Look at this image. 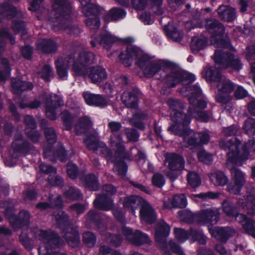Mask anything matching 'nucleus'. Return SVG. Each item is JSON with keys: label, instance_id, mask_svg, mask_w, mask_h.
<instances>
[{"label": "nucleus", "instance_id": "1", "mask_svg": "<svg viewBox=\"0 0 255 255\" xmlns=\"http://www.w3.org/2000/svg\"><path fill=\"white\" fill-rule=\"evenodd\" d=\"M55 11L54 30H67L71 36H79L82 29L77 25H72L71 18L72 6L69 0H51Z\"/></svg>", "mask_w": 255, "mask_h": 255}, {"label": "nucleus", "instance_id": "2", "mask_svg": "<svg viewBox=\"0 0 255 255\" xmlns=\"http://www.w3.org/2000/svg\"><path fill=\"white\" fill-rule=\"evenodd\" d=\"M219 145L221 148L228 150L227 152L228 161L241 165L243 161L249 158L250 152H255V138L249 141L245 145L242 144L235 138L229 140L222 139Z\"/></svg>", "mask_w": 255, "mask_h": 255}, {"label": "nucleus", "instance_id": "3", "mask_svg": "<svg viewBox=\"0 0 255 255\" xmlns=\"http://www.w3.org/2000/svg\"><path fill=\"white\" fill-rule=\"evenodd\" d=\"M54 216L57 227L67 244L73 248L78 247L80 243V234L78 229L72 226L69 214L60 210L55 212Z\"/></svg>", "mask_w": 255, "mask_h": 255}, {"label": "nucleus", "instance_id": "4", "mask_svg": "<svg viewBox=\"0 0 255 255\" xmlns=\"http://www.w3.org/2000/svg\"><path fill=\"white\" fill-rule=\"evenodd\" d=\"M195 76L190 73L179 71H171L162 79V82L167 87H174L179 83H181L182 88L180 89V93L185 97H189L192 92L191 89L197 85L191 86L190 84L194 81Z\"/></svg>", "mask_w": 255, "mask_h": 255}, {"label": "nucleus", "instance_id": "5", "mask_svg": "<svg viewBox=\"0 0 255 255\" xmlns=\"http://www.w3.org/2000/svg\"><path fill=\"white\" fill-rule=\"evenodd\" d=\"M192 92L188 97L190 107L188 109L189 115L195 118L198 120L202 122H208L211 114L209 112L200 111L205 109L207 106V103L201 98L202 92L198 87H194L191 89Z\"/></svg>", "mask_w": 255, "mask_h": 255}, {"label": "nucleus", "instance_id": "6", "mask_svg": "<svg viewBox=\"0 0 255 255\" xmlns=\"http://www.w3.org/2000/svg\"><path fill=\"white\" fill-rule=\"evenodd\" d=\"M205 27L210 33H213L210 38L212 45L221 48H229L232 46L230 39L228 37H225L220 39L217 36H220L224 32V27L217 20L207 18L206 20Z\"/></svg>", "mask_w": 255, "mask_h": 255}, {"label": "nucleus", "instance_id": "7", "mask_svg": "<svg viewBox=\"0 0 255 255\" xmlns=\"http://www.w3.org/2000/svg\"><path fill=\"white\" fill-rule=\"evenodd\" d=\"M215 62L219 65L220 69L230 68L236 71H239L243 67V64L239 58L224 49H217L213 56Z\"/></svg>", "mask_w": 255, "mask_h": 255}, {"label": "nucleus", "instance_id": "8", "mask_svg": "<svg viewBox=\"0 0 255 255\" xmlns=\"http://www.w3.org/2000/svg\"><path fill=\"white\" fill-rule=\"evenodd\" d=\"M119 55L121 62L126 67L131 66L133 59L136 60L135 65L141 70L152 61L151 57L147 54L139 55L141 49H126Z\"/></svg>", "mask_w": 255, "mask_h": 255}, {"label": "nucleus", "instance_id": "9", "mask_svg": "<svg viewBox=\"0 0 255 255\" xmlns=\"http://www.w3.org/2000/svg\"><path fill=\"white\" fill-rule=\"evenodd\" d=\"M170 231L169 226L163 220H160V252L165 254L170 253L169 248L174 253L179 255H184V251L181 247L173 242L166 243V238Z\"/></svg>", "mask_w": 255, "mask_h": 255}, {"label": "nucleus", "instance_id": "10", "mask_svg": "<svg viewBox=\"0 0 255 255\" xmlns=\"http://www.w3.org/2000/svg\"><path fill=\"white\" fill-rule=\"evenodd\" d=\"M189 124L185 125L179 124L172 126L170 129L175 134L183 136L184 142L187 144V146H193L194 147L199 146L198 138V132L188 128L187 127Z\"/></svg>", "mask_w": 255, "mask_h": 255}, {"label": "nucleus", "instance_id": "11", "mask_svg": "<svg viewBox=\"0 0 255 255\" xmlns=\"http://www.w3.org/2000/svg\"><path fill=\"white\" fill-rule=\"evenodd\" d=\"M103 9L99 5H91L89 8L82 9L83 13L87 17L85 20V24L91 29H98L101 25L100 16Z\"/></svg>", "mask_w": 255, "mask_h": 255}, {"label": "nucleus", "instance_id": "12", "mask_svg": "<svg viewBox=\"0 0 255 255\" xmlns=\"http://www.w3.org/2000/svg\"><path fill=\"white\" fill-rule=\"evenodd\" d=\"M168 105L172 109L171 113V119L175 123V125L183 124H189L190 118L180 111L183 108V105L177 100L169 99L167 101Z\"/></svg>", "mask_w": 255, "mask_h": 255}, {"label": "nucleus", "instance_id": "13", "mask_svg": "<svg viewBox=\"0 0 255 255\" xmlns=\"http://www.w3.org/2000/svg\"><path fill=\"white\" fill-rule=\"evenodd\" d=\"M237 208L246 211L252 216L255 215V188L247 193V195L240 196L237 198Z\"/></svg>", "mask_w": 255, "mask_h": 255}, {"label": "nucleus", "instance_id": "14", "mask_svg": "<svg viewBox=\"0 0 255 255\" xmlns=\"http://www.w3.org/2000/svg\"><path fill=\"white\" fill-rule=\"evenodd\" d=\"M198 223L202 225H211L217 223L220 219L219 209L210 207L198 213Z\"/></svg>", "mask_w": 255, "mask_h": 255}, {"label": "nucleus", "instance_id": "15", "mask_svg": "<svg viewBox=\"0 0 255 255\" xmlns=\"http://www.w3.org/2000/svg\"><path fill=\"white\" fill-rule=\"evenodd\" d=\"M141 94L140 90L134 87L129 91L123 93L122 96V102L127 108L136 109L139 107Z\"/></svg>", "mask_w": 255, "mask_h": 255}, {"label": "nucleus", "instance_id": "16", "mask_svg": "<svg viewBox=\"0 0 255 255\" xmlns=\"http://www.w3.org/2000/svg\"><path fill=\"white\" fill-rule=\"evenodd\" d=\"M139 217L141 221L148 225L154 224L157 219V214L155 209L150 203L143 200L139 211Z\"/></svg>", "mask_w": 255, "mask_h": 255}, {"label": "nucleus", "instance_id": "17", "mask_svg": "<svg viewBox=\"0 0 255 255\" xmlns=\"http://www.w3.org/2000/svg\"><path fill=\"white\" fill-rule=\"evenodd\" d=\"M208 229L213 237L223 242H226L236 234L235 230L231 227H210L209 226Z\"/></svg>", "mask_w": 255, "mask_h": 255}, {"label": "nucleus", "instance_id": "18", "mask_svg": "<svg viewBox=\"0 0 255 255\" xmlns=\"http://www.w3.org/2000/svg\"><path fill=\"white\" fill-rule=\"evenodd\" d=\"M86 221L93 226L99 232L106 230L107 227L103 216L97 211L90 210L87 214Z\"/></svg>", "mask_w": 255, "mask_h": 255}, {"label": "nucleus", "instance_id": "19", "mask_svg": "<svg viewBox=\"0 0 255 255\" xmlns=\"http://www.w3.org/2000/svg\"><path fill=\"white\" fill-rule=\"evenodd\" d=\"M82 95L86 103L89 106L103 108L108 105L107 99L100 94H95L86 91L83 92Z\"/></svg>", "mask_w": 255, "mask_h": 255}, {"label": "nucleus", "instance_id": "20", "mask_svg": "<svg viewBox=\"0 0 255 255\" xmlns=\"http://www.w3.org/2000/svg\"><path fill=\"white\" fill-rule=\"evenodd\" d=\"M135 110L130 120V123L136 128L140 130H144L145 128V125L143 121L148 119L147 111L139 109L138 108Z\"/></svg>", "mask_w": 255, "mask_h": 255}, {"label": "nucleus", "instance_id": "21", "mask_svg": "<svg viewBox=\"0 0 255 255\" xmlns=\"http://www.w3.org/2000/svg\"><path fill=\"white\" fill-rule=\"evenodd\" d=\"M93 204L96 209L106 211L112 209L114 206L113 199L105 193L98 194Z\"/></svg>", "mask_w": 255, "mask_h": 255}, {"label": "nucleus", "instance_id": "22", "mask_svg": "<svg viewBox=\"0 0 255 255\" xmlns=\"http://www.w3.org/2000/svg\"><path fill=\"white\" fill-rule=\"evenodd\" d=\"M165 162L171 170L180 171L184 168L185 161L179 154L167 153L165 156Z\"/></svg>", "mask_w": 255, "mask_h": 255}, {"label": "nucleus", "instance_id": "23", "mask_svg": "<svg viewBox=\"0 0 255 255\" xmlns=\"http://www.w3.org/2000/svg\"><path fill=\"white\" fill-rule=\"evenodd\" d=\"M30 219L29 212L24 210L20 212L18 216L15 215L8 221L14 229H19L29 225Z\"/></svg>", "mask_w": 255, "mask_h": 255}, {"label": "nucleus", "instance_id": "24", "mask_svg": "<svg viewBox=\"0 0 255 255\" xmlns=\"http://www.w3.org/2000/svg\"><path fill=\"white\" fill-rule=\"evenodd\" d=\"M89 78L92 83H101L107 78L108 74L106 69L100 66H92L89 70Z\"/></svg>", "mask_w": 255, "mask_h": 255}, {"label": "nucleus", "instance_id": "25", "mask_svg": "<svg viewBox=\"0 0 255 255\" xmlns=\"http://www.w3.org/2000/svg\"><path fill=\"white\" fill-rule=\"evenodd\" d=\"M12 91L14 94L21 95L25 91H31L34 88L33 84L18 79L11 80Z\"/></svg>", "mask_w": 255, "mask_h": 255}, {"label": "nucleus", "instance_id": "26", "mask_svg": "<svg viewBox=\"0 0 255 255\" xmlns=\"http://www.w3.org/2000/svg\"><path fill=\"white\" fill-rule=\"evenodd\" d=\"M44 133L48 145L43 148V156H46L47 153L51 152L53 149V144L56 143L57 135L55 129L52 127L44 128Z\"/></svg>", "mask_w": 255, "mask_h": 255}, {"label": "nucleus", "instance_id": "27", "mask_svg": "<svg viewBox=\"0 0 255 255\" xmlns=\"http://www.w3.org/2000/svg\"><path fill=\"white\" fill-rule=\"evenodd\" d=\"M31 146L27 140L23 139L22 135L16 138L11 144L14 151L23 154L28 153L31 149Z\"/></svg>", "mask_w": 255, "mask_h": 255}, {"label": "nucleus", "instance_id": "28", "mask_svg": "<svg viewBox=\"0 0 255 255\" xmlns=\"http://www.w3.org/2000/svg\"><path fill=\"white\" fill-rule=\"evenodd\" d=\"M92 125L91 119L85 116L79 119L75 127V133L77 135H82L88 133Z\"/></svg>", "mask_w": 255, "mask_h": 255}, {"label": "nucleus", "instance_id": "29", "mask_svg": "<svg viewBox=\"0 0 255 255\" xmlns=\"http://www.w3.org/2000/svg\"><path fill=\"white\" fill-rule=\"evenodd\" d=\"M187 204V200L183 194L175 195L171 201L164 202L163 207L166 209L175 208H185Z\"/></svg>", "mask_w": 255, "mask_h": 255}, {"label": "nucleus", "instance_id": "30", "mask_svg": "<svg viewBox=\"0 0 255 255\" xmlns=\"http://www.w3.org/2000/svg\"><path fill=\"white\" fill-rule=\"evenodd\" d=\"M127 11L124 8L119 7H114L104 15L105 21H116L126 17Z\"/></svg>", "mask_w": 255, "mask_h": 255}, {"label": "nucleus", "instance_id": "31", "mask_svg": "<svg viewBox=\"0 0 255 255\" xmlns=\"http://www.w3.org/2000/svg\"><path fill=\"white\" fill-rule=\"evenodd\" d=\"M211 182L215 186L223 187L227 184L229 178L224 172L220 170L214 171L209 174Z\"/></svg>", "mask_w": 255, "mask_h": 255}, {"label": "nucleus", "instance_id": "32", "mask_svg": "<svg viewBox=\"0 0 255 255\" xmlns=\"http://www.w3.org/2000/svg\"><path fill=\"white\" fill-rule=\"evenodd\" d=\"M217 11L219 17L226 21H232L236 17L235 9L228 5L220 6Z\"/></svg>", "mask_w": 255, "mask_h": 255}, {"label": "nucleus", "instance_id": "33", "mask_svg": "<svg viewBox=\"0 0 255 255\" xmlns=\"http://www.w3.org/2000/svg\"><path fill=\"white\" fill-rule=\"evenodd\" d=\"M83 184L86 188L90 191H98L100 187L98 177L93 173L85 175Z\"/></svg>", "mask_w": 255, "mask_h": 255}, {"label": "nucleus", "instance_id": "34", "mask_svg": "<svg viewBox=\"0 0 255 255\" xmlns=\"http://www.w3.org/2000/svg\"><path fill=\"white\" fill-rule=\"evenodd\" d=\"M202 76L209 82H216L217 84L223 77L215 67H206L202 73Z\"/></svg>", "mask_w": 255, "mask_h": 255}, {"label": "nucleus", "instance_id": "35", "mask_svg": "<svg viewBox=\"0 0 255 255\" xmlns=\"http://www.w3.org/2000/svg\"><path fill=\"white\" fill-rule=\"evenodd\" d=\"M96 40L100 45L112 47L115 43H118V37L111 33H102L96 37Z\"/></svg>", "mask_w": 255, "mask_h": 255}, {"label": "nucleus", "instance_id": "36", "mask_svg": "<svg viewBox=\"0 0 255 255\" xmlns=\"http://www.w3.org/2000/svg\"><path fill=\"white\" fill-rule=\"evenodd\" d=\"M129 243L135 246L139 247L145 244L150 243L151 241L147 234L139 230H136Z\"/></svg>", "mask_w": 255, "mask_h": 255}, {"label": "nucleus", "instance_id": "37", "mask_svg": "<svg viewBox=\"0 0 255 255\" xmlns=\"http://www.w3.org/2000/svg\"><path fill=\"white\" fill-rule=\"evenodd\" d=\"M141 199L142 200V198L136 195L126 196L124 198L123 205L125 208L133 213H135V210Z\"/></svg>", "mask_w": 255, "mask_h": 255}, {"label": "nucleus", "instance_id": "38", "mask_svg": "<svg viewBox=\"0 0 255 255\" xmlns=\"http://www.w3.org/2000/svg\"><path fill=\"white\" fill-rule=\"evenodd\" d=\"M219 92L230 94L235 88V85L229 79L222 77L216 85Z\"/></svg>", "mask_w": 255, "mask_h": 255}, {"label": "nucleus", "instance_id": "39", "mask_svg": "<svg viewBox=\"0 0 255 255\" xmlns=\"http://www.w3.org/2000/svg\"><path fill=\"white\" fill-rule=\"evenodd\" d=\"M51 153H52L54 157L62 162H65L68 160L67 150L62 143L59 144V146L55 149L53 147L51 152L47 153V155L43 157L46 158L50 156Z\"/></svg>", "mask_w": 255, "mask_h": 255}, {"label": "nucleus", "instance_id": "40", "mask_svg": "<svg viewBox=\"0 0 255 255\" xmlns=\"http://www.w3.org/2000/svg\"><path fill=\"white\" fill-rule=\"evenodd\" d=\"M128 159L115 158L111 160L114 164V170L119 175L125 176L128 172V166L125 162Z\"/></svg>", "mask_w": 255, "mask_h": 255}, {"label": "nucleus", "instance_id": "41", "mask_svg": "<svg viewBox=\"0 0 255 255\" xmlns=\"http://www.w3.org/2000/svg\"><path fill=\"white\" fill-rule=\"evenodd\" d=\"M3 13L8 19H12L17 14L16 6L8 2H4L0 5V13Z\"/></svg>", "mask_w": 255, "mask_h": 255}, {"label": "nucleus", "instance_id": "42", "mask_svg": "<svg viewBox=\"0 0 255 255\" xmlns=\"http://www.w3.org/2000/svg\"><path fill=\"white\" fill-rule=\"evenodd\" d=\"M83 142L89 149L97 151L100 147L99 139L94 133L87 134Z\"/></svg>", "mask_w": 255, "mask_h": 255}, {"label": "nucleus", "instance_id": "43", "mask_svg": "<svg viewBox=\"0 0 255 255\" xmlns=\"http://www.w3.org/2000/svg\"><path fill=\"white\" fill-rule=\"evenodd\" d=\"M232 180L234 183L244 186L246 182V175L240 169L233 167L231 169Z\"/></svg>", "mask_w": 255, "mask_h": 255}, {"label": "nucleus", "instance_id": "44", "mask_svg": "<svg viewBox=\"0 0 255 255\" xmlns=\"http://www.w3.org/2000/svg\"><path fill=\"white\" fill-rule=\"evenodd\" d=\"M61 115L64 129L67 131L71 130L73 128L74 117L67 110L63 111Z\"/></svg>", "mask_w": 255, "mask_h": 255}, {"label": "nucleus", "instance_id": "45", "mask_svg": "<svg viewBox=\"0 0 255 255\" xmlns=\"http://www.w3.org/2000/svg\"><path fill=\"white\" fill-rule=\"evenodd\" d=\"M26 25L24 20L16 18L12 21L11 27L15 34L21 33L24 35L27 33Z\"/></svg>", "mask_w": 255, "mask_h": 255}, {"label": "nucleus", "instance_id": "46", "mask_svg": "<svg viewBox=\"0 0 255 255\" xmlns=\"http://www.w3.org/2000/svg\"><path fill=\"white\" fill-rule=\"evenodd\" d=\"M64 195L66 199L71 201H78L81 199L83 194L77 188L70 186L68 189L64 192Z\"/></svg>", "mask_w": 255, "mask_h": 255}, {"label": "nucleus", "instance_id": "47", "mask_svg": "<svg viewBox=\"0 0 255 255\" xmlns=\"http://www.w3.org/2000/svg\"><path fill=\"white\" fill-rule=\"evenodd\" d=\"M141 70L145 77L151 78L159 71V63L152 61Z\"/></svg>", "mask_w": 255, "mask_h": 255}, {"label": "nucleus", "instance_id": "48", "mask_svg": "<svg viewBox=\"0 0 255 255\" xmlns=\"http://www.w3.org/2000/svg\"><path fill=\"white\" fill-rule=\"evenodd\" d=\"M54 64L59 78L62 80L66 79L68 76V69L67 66L59 60H56Z\"/></svg>", "mask_w": 255, "mask_h": 255}, {"label": "nucleus", "instance_id": "49", "mask_svg": "<svg viewBox=\"0 0 255 255\" xmlns=\"http://www.w3.org/2000/svg\"><path fill=\"white\" fill-rule=\"evenodd\" d=\"M164 30L166 35L173 40L178 42L180 41L182 38V34L177 29L172 26L171 24H168L166 26Z\"/></svg>", "mask_w": 255, "mask_h": 255}, {"label": "nucleus", "instance_id": "50", "mask_svg": "<svg viewBox=\"0 0 255 255\" xmlns=\"http://www.w3.org/2000/svg\"><path fill=\"white\" fill-rule=\"evenodd\" d=\"M79 61H81L86 67L93 64L96 61L95 55L92 52L84 51L79 54Z\"/></svg>", "mask_w": 255, "mask_h": 255}, {"label": "nucleus", "instance_id": "51", "mask_svg": "<svg viewBox=\"0 0 255 255\" xmlns=\"http://www.w3.org/2000/svg\"><path fill=\"white\" fill-rule=\"evenodd\" d=\"M178 215L179 218L182 221L192 223L194 222L198 223V216L197 214H193L192 212L188 210H181L178 212Z\"/></svg>", "mask_w": 255, "mask_h": 255}, {"label": "nucleus", "instance_id": "52", "mask_svg": "<svg viewBox=\"0 0 255 255\" xmlns=\"http://www.w3.org/2000/svg\"><path fill=\"white\" fill-rule=\"evenodd\" d=\"M41 78L46 83L51 82L54 77V71L52 67L49 64L44 65L40 72Z\"/></svg>", "mask_w": 255, "mask_h": 255}, {"label": "nucleus", "instance_id": "53", "mask_svg": "<svg viewBox=\"0 0 255 255\" xmlns=\"http://www.w3.org/2000/svg\"><path fill=\"white\" fill-rule=\"evenodd\" d=\"M106 239L109 244L115 247H118L122 244L123 238L120 234H112L107 233Z\"/></svg>", "mask_w": 255, "mask_h": 255}, {"label": "nucleus", "instance_id": "54", "mask_svg": "<svg viewBox=\"0 0 255 255\" xmlns=\"http://www.w3.org/2000/svg\"><path fill=\"white\" fill-rule=\"evenodd\" d=\"M83 243L90 248L94 247L97 242V237L95 234L90 231L84 232L82 235Z\"/></svg>", "mask_w": 255, "mask_h": 255}, {"label": "nucleus", "instance_id": "55", "mask_svg": "<svg viewBox=\"0 0 255 255\" xmlns=\"http://www.w3.org/2000/svg\"><path fill=\"white\" fill-rule=\"evenodd\" d=\"M187 182L192 188H196L200 185L201 179L199 175L193 171H190L187 175Z\"/></svg>", "mask_w": 255, "mask_h": 255}, {"label": "nucleus", "instance_id": "56", "mask_svg": "<svg viewBox=\"0 0 255 255\" xmlns=\"http://www.w3.org/2000/svg\"><path fill=\"white\" fill-rule=\"evenodd\" d=\"M64 241L59 235L55 231H52V236L47 244L52 248L56 249L63 245Z\"/></svg>", "mask_w": 255, "mask_h": 255}, {"label": "nucleus", "instance_id": "57", "mask_svg": "<svg viewBox=\"0 0 255 255\" xmlns=\"http://www.w3.org/2000/svg\"><path fill=\"white\" fill-rule=\"evenodd\" d=\"M66 171L68 177L72 179H76L79 174L78 166L71 161H69L66 165Z\"/></svg>", "mask_w": 255, "mask_h": 255}, {"label": "nucleus", "instance_id": "58", "mask_svg": "<svg viewBox=\"0 0 255 255\" xmlns=\"http://www.w3.org/2000/svg\"><path fill=\"white\" fill-rule=\"evenodd\" d=\"M113 155V159H129L130 157L128 153L126 151L125 146L121 143H117L116 149Z\"/></svg>", "mask_w": 255, "mask_h": 255}, {"label": "nucleus", "instance_id": "59", "mask_svg": "<svg viewBox=\"0 0 255 255\" xmlns=\"http://www.w3.org/2000/svg\"><path fill=\"white\" fill-rule=\"evenodd\" d=\"M223 211L228 216H234L237 208L233 203L228 200H224L222 203Z\"/></svg>", "mask_w": 255, "mask_h": 255}, {"label": "nucleus", "instance_id": "60", "mask_svg": "<svg viewBox=\"0 0 255 255\" xmlns=\"http://www.w3.org/2000/svg\"><path fill=\"white\" fill-rule=\"evenodd\" d=\"M207 38L203 35L193 37L191 41V46L196 48H203L207 46Z\"/></svg>", "mask_w": 255, "mask_h": 255}, {"label": "nucleus", "instance_id": "61", "mask_svg": "<svg viewBox=\"0 0 255 255\" xmlns=\"http://www.w3.org/2000/svg\"><path fill=\"white\" fill-rule=\"evenodd\" d=\"M36 48H58V45L52 39L43 38L38 41Z\"/></svg>", "mask_w": 255, "mask_h": 255}, {"label": "nucleus", "instance_id": "62", "mask_svg": "<svg viewBox=\"0 0 255 255\" xmlns=\"http://www.w3.org/2000/svg\"><path fill=\"white\" fill-rule=\"evenodd\" d=\"M244 129L249 135L255 134V119L249 118L245 122Z\"/></svg>", "mask_w": 255, "mask_h": 255}, {"label": "nucleus", "instance_id": "63", "mask_svg": "<svg viewBox=\"0 0 255 255\" xmlns=\"http://www.w3.org/2000/svg\"><path fill=\"white\" fill-rule=\"evenodd\" d=\"M47 181L53 187H62L64 185V179L59 175L52 176L50 175L48 177Z\"/></svg>", "mask_w": 255, "mask_h": 255}, {"label": "nucleus", "instance_id": "64", "mask_svg": "<svg viewBox=\"0 0 255 255\" xmlns=\"http://www.w3.org/2000/svg\"><path fill=\"white\" fill-rule=\"evenodd\" d=\"M255 221L252 219L249 218L243 224L242 227L245 231L248 234L255 237Z\"/></svg>", "mask_w": 255, "mask_h": 255}]
</instances>
